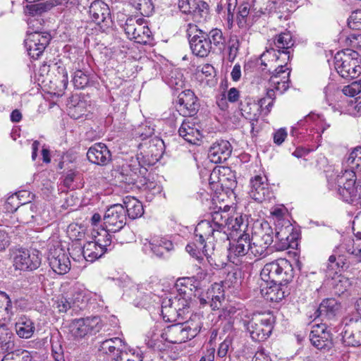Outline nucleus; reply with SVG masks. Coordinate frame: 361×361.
I'll use <instances>...</instances> for the list:
<instances>
[{"label":"nucleus","instance_id":"obj_38","mask_svg":"<svg viewBox=\"0 0 361 361\" xmlns=\"http://www.w3.org/2000/svg\"><path fill=\"white\" fill-rule=\"evenodd\" d=\"M123 207L128 217L131 219H135L142 216L144 213L142 203L135 197L126 196L123 200Z\"/></svg>","mask_w":361,"mask_h":361},{"label":"nucleus","instance_id":"obj_22","mask_svg":"<svg viewBox=\"0 0 361 361\" xmlns=\"http://www.w3.org/2000/svg\"><path fill=\"white\" fill-rule=\"evenodd\" d=\"M142 245L145 252H152L159 257L173 248V245L171 240L159 236L153 237L150 240L145 238L142 240Z\"/></svg>","mask_w":361,"mask_h":361},{"label":"nucleus","instance_id":"obj_14","mask_svg":"<svg viewBox=\"0 0 361 361\" xmlns=\"http://www.w3.org/2000/svg\"><path fill=\"white\" fill-rule=\"evenodd\" d=\"M41 264L39 252L36 250H18L13 257V266L16 269L32 271Z\"/></svg>","mask_w":361,"mask_h":361},{"label":"nucleus","instance_id":"obj_31","mask_svg":"<svg viewBox=\"0 0 361 361\" xmlns=\"http://www.w3.org/2000/svg\"><path fill=\"white\" fill-rule=\"evenodd\" d=\"M178 292L179 293L173 297L175 319L183 317L185 314L189 313L191 304L190 294L187 293V290L180 288Z\"/></svg>","mask_w":361,"mask_h":361},{"label":"nucleus","instance_id":"obj_42","mask_svg":"<svg viewBox=\"0 0 361 361\" xmlns=\"http://www.w3.org/2000/svg\"><path fill=\"white\" fill-rule=\"evenodd\" d=\"M206 35L208 42H210V44L213 47V52H214L216 49L221 51L224 48L226 39L221 30L214 28L208 33H206Z\"/></svg>","mask_w":361,"mask_h":361},{"label":"nucleus","instance_id":"obj_30","mask_svg":"<svg viewBox=\"0 0 361 361\" xmlns=\"http://www.w3.org/2000/svg\"><path fill=\"white\" fill-rule=\"evenodd\" d=\"M89 13L92 20L97 25L104 24L106 26L111 22L109 8L102 1H93L90 6Z\"/></svg>","mask_w":361,"mask_h":361},{"label":"nucleus","instance_id":"obj_54","mask_svg":"<svg viewBox=\"0 0 361 361\" xmlns=\"http://www.w3.org/2000/svg\"><path fill=\"white\" fill-rule=\"evenodd\" d=\"M240 42L236 36H232L228 43V60L233 62L238 54Z\"/></svg>","mask_w":361,"mask_h":361},{"label":"nucleus","instance_id":"obj_41","mask_svg":"<svg viewBox=\"0 0 361 361\" xmlns=\"http://www.w3.org/2000/svg\"><path fill=\"white\" fill-rule=\"evenodd\" d=\"M13 333L5 326H0V351H12L14 348Z\"/></svg>","mask_w":361,"mask_h":361},{"label":"nucleus","instance_id":"obj_56","mask_svg":"<svg viewBox=\"0 0 361 361\" xmlns=\"http://www.w3.org/2000/svg\"><path fill=\"white\" fill-rule=\"evenodd\" d=\"M72 81L75 87L82 89L88 84L89 78L83 71L78 70L74 73Z\"/></svg>","mask_w":361,"mask_h":361},{"label":"nucleus","instance_id":"obj_53","mask_svg":"<svg viewBox=\"0 0 361 361\" xmlns=\"http://www.w3.org/2000/svg\"><path fill=\"white\" fill-rule=\"evenodd\" d=\"M86 104L84 101H79L76 104L68 107V115L73 119H79L85 115Z\"/></svg>","mask_w":361,"mask_h":361},{"label":"nucleus","instance_id":"obj_21","mask_svg":"<svg viewBox=\"0 0 361 361\" xmlns=\"http://www.w3.org/2000/svg\"><path fill=\"white\" fill-rule=\"evenodd\" d=\"M307 126L310 132L315 130L317 133V137H321L322 133L326 130L329 125L326 124L323 117L319 114L311 113L306 116L303 119L299 121L297 125L292 128L291 133L295 135V131L300 127Z\"/></svg>","mask_w":361,"mask_h":361},{"label":"nucleus","instance_id":"obj_25","mask_svg":"<svg viewBox=\"0 0 361 361\" xmlns=\"http://www.w3.org/2000/svg\"><path fill=\"white\" fill-rule=\"evenodd\" d=\"M311 343L317 349L325 350L331 347V338L324 324L313 326L310 334Z\"/></svg>","mask_w":361,"mask_h":361},{"label":"nucleus","instance_id":"obj_50","mask_svg":"<svg viewBox=\"0 0 361 361\" xmlns=\"http://www.w3.org/2000/svg\"><path fill=\"white\" fill-rule=\"evenodd\" d=\"M173 307V297L165 298L162 300L161 314L165 320L169 322L175 320Z\"/></svg>","mask_w":361,"mask_h":361},{"label":"nucleus","instance_id":"obj_44","mask_svg":"<svg viewBox=\"0 0 361 361\" xmlns=\"http://www.w3.org/2000/svg\"><path fill=\"white\" fill-rule=\"evenodd\" d=\"M35 198V195L32 194L29 190H23L16 192L14 195H12L7 199V204H13L16 202L17 207H14L15 210H17L18 207L20 205H24L27 203H30Z\"/></svg>","mask_w":361,"mask_h":361},{"label":"nucleus","instance_id":"obj_32","mask_svg":"<svg viewBox=\"0 0 361 361\" xmlns=\"http://www.w3.org/2000/svg\"><path fill=\"white\" fill-rule=\"evenodd\" d=\"M226 231L227 232L230 231L228 240L230 238H235L240 234L249 233L247 221L240 215L229 217Z\"/></svg>","mask_w":361,"mask_h":361},{"label":"nucleus","instance_id":"obj_4","mask_svg":"<svg viewBox=\"0 0 361 361\" xmlns=\"http://www.w3.org/2000/svg\"><path fill=\"white\" fill-rule=\"evenodd\" d=\"M274 242V231L270 224L263 221L257 222L250 236V255L264 257L267 255L269 247Z\"/></svg>","mask_w":361,"mask_h":361},{"label":"nucleus","instance_id":"obj_16","mask_svg":"<svg viewBox=\"0 0 361 361\" xmlns=\"http://www.w3.org/2000/svg\"><path fill=\"white\" fill-rule=\"evenodd\" d=\"M126 224V210L123 204H115L106 209L104 216V224L109 231H119Z\"/></svg>","mask_w":361,"mask_h":361},{"label":"nucleus","instance_id":"obj_55","mask_svg":"<svg viewBox=\"0 0 361 361\" xmlns=\"http://www.w3.org/2000/svg\"><path fill=\"white\" fill-rule=\"evenodd\" d=\"M195 283V279L194 278L187 277L178 279L176 286L178 287V290L180 288L187 290V293H189L191 295L192 292L197 288V285Z\"/></svg>","mask_w":361,"mask_h":361},{"label":"nucleus","instance_id":"obj_35","mask_svg":"<svg viewBox=\"0 0 361 361\" xmlns=\"http://www.w3.org/2000/svg\"><path fill=\"white\" fill-rule=\"evenodd\" d=\"M238 109L242 116L250 121H257L260 114L259 103L257 104L250 97H245L241 100Z\"/></svg>","mask_w":361,"mask_h":361},{"label":"nucleus","instance_id":"obj_5","mask_svg":"<svg viewBox=\"0 0 361 361\" xmlns=\"http://www.w3.org/2000/svg\"><path fill=\"white\" fill-rule=\"evenodd\" d=\"M334 66L343 78H354L361 73V58L352 49L338 51L334 56Z\"/></svg>","mask_w":361,"mask_h":361},{"label":"nucleus","instance_id":"obj_7","mask_svg":"<svg viewBox=\"0 0 361 361\" xmlns=\"http://www.w3.org/2000/svg\"><path fill=\"white\" fill-rule=\"evenodd\" d=\"M201 329L200 322L193 320L167 326L161 337L171 343H182L195 337Z\"/></svg>","mask_w":361,"mask_h":361},{"label":"nucleus","instance_id":"obj_62","mask_svg":"<svg viewBox=\"0 0 361 361\" xmlns=\"http://www.w3.org/2000/svg\"><path fill=\"white\" fill-rule=\"evenodd\" d=\"M353 231L354 235L361 240V211L357 214L353 221Z\"/></svg>","mask_w":361,"mask_h":361},{"label":"nucleus","instance_id":"obj_43","mask_svg":"<svg viewBox=\"0 0 361 361\" xmlns=\"http://www.w3.org/2000/svg\"><path fill=\"white\" fill-rule=\"evenodd\" d=\"M166 83L175 90H180L184 85L183 75L178 68L172 69L169 73L165 76Z\"/></svg>","mask_w":361,"mask_h":361},{"label":"nucleus","instance_id":"obj_1","mask_svg":"<svg viewBox=\"0 0 361 361\" xmlns=\"http://www.w3.org/2000/svg\"><path fill=\"white\" fill-rule=\"evenodd\" d=\"M228 219V212L220 209L213 212L209 219L200 221L195 229V241L187 245L186 251L200 262L203 260V255L210 262V254L216 245L228 240L226 231Z\"/></svg>","mask_w":361,"mask_h":361},{"label":"nucleus","instance_id":"obj_13","mask_svg":"<svg viewBox=\"0 0 361 361\" xmlns=\"http://www.w3.org/2000/svg\"><path fill=\"white\" fill-rule=\"evenodd\" d=\"M124 30L127 37L137 43L147 44L152 39V32L143 18H128Z\"/></svg>","mask_w":361,"mask_h":361},{"label":"nucleus","instance_id":"obj_11","mask_svg":"<svg viewBox=\"0 0 361 361\" xmlns=\"http://www.w3.org/2000/svg\"><path fill=\"white\" fill-rule=\"evenodd\" d=\"M187 36L190 49L193 54L199 57H206L213 50V47L208 42L206 33L199 29L197 25L190 23L188 25Z\"/></svg>","mask_w":361,"mask_h":361},{"label":"nucleus","instance_id":"obj_17","mask_svg":"<svg viewBox=\"0 0 361 361\" xmlns=\"http://www.w3.org/2000/svg\"><path fill=\"white\" fill-rule=\"evenodd\" d=\"M50 39V35L46 32L27 33L25 39V47L29 56L33 59H37L49 44Z\"/></svg>","mask_w":361,"mask_h":361},{"label":"nucleus","instance_id":"obj_20","mask_svg":"<svg viewBox=\"0 0 361 361\" xmlns=\"http://www.w3.org/2000/svg\"><path fill=\"white\" fill-rule=\"evenodd\" d=\"M202 305L209 304L213 310H218L224 300V291L221 284L214 283L206 293H202L198 297Z\"/></svg>","mask_w":361,"mask_h":361},{"label":"nucleus","instance_id":"obj_23","mask_svg":"<svg viewBox=\"0 0 361 361\" xmlns=\"http://www.w3.org/2000/svg\"><path fill=\"white\" fill-rule=\"evenodd\" d=\"M198 108L197 97L190 90L182 92L178 97L177 109L183 116H192Z\"/></svg>","mask_w":361,"mask_h":361},{"label":"nucleus","instance_id":"obj_51","mask_svg":"<svg viewBox=\"0 0 361 361\" xmlns=\"http://www.w3.org/2000/svg\"><path fill=\"white\" fill-rule=\"evenodd\" d=\"M340 248L345 250L347 253L361 262V244L355 245L353 240L348 239L340 246Z\"/></svg>","mask_w":361,"mask_h":361},{"label":"nucleus","instance_id":"obj_27","mask_svg":"<svg viewBox=\"0 0 361 361\" xmlns=\"http://www.w3.org/2000/svg\"><path fill=\"white\" fill-rule=\"evenodd\" d=\"M250 234H240L235 238L233 242L230 243L228 257L234 259L236 257L250 256Z\"/></svg>","mask_w":361,"mask_h":361},{"label":"nucleus","instance_id":"obj_29","mask_svg":"<svg viewBox=\"0 0 361 361\" xmlns=\"http://www.w3.org/2000/svg\"><path fill=\"white\" fill-rule=\"evenodd\" d=\"M87 157L93 164L105 166L111 161V154L106 145L97 142L89 148Z\"/></svg>","mask_w":361,"mask_h":361},{"label":"nucleus","instance_id":"obj_10","mask_svg":"<svg viewBox=\"0 0 361 361\" xmlns=\"http://www.w3.org/2000/svg\"><path fill=\"white\" fill-rule=\"evenodd\" d=\"M164 147V142L157 137L145 140L139 145L140 152L137 154V160L139 164H142L143 171H147L145 166H152L160 159Z\"/></svg>","mask_w":361,"mask_h":361},{"label":"nucleus","instance_id":"obj_36","mask_svg":"<svg viewBox=\"0 0 361 361\" xmlns=\"http://www.w3.org/2000/svg\"><path fill=\"white\" fill-rule=\"evenodd\" d=\"M341 310V302L335 298H326L320 303L317 312V317L331 319L336 316Z\"/></svg>","mask_w":361,"mask_h":361},{"label":"nucleus","instance_id":"obj_3","mask_svg":"<svg viewBox=\"0 0 361 361\" xmlns=\"http://www.w3.org/2000/svg\"><path fill=\"white\" fill-rule=\"evenodd\" d=\"M274 47L266 50L260 57L261 64L267 66L270 62H282L287 65L291 59L290 50L294 40L290 32H284L276 35L274 39Z\"/></svg>","mask_w":361,"mask_h":361},{"label":"nucleus","instance_id":"obj_2","mask_svg":"<svg viewBox=\"0 0 361 361\" xmlns=\"http://www.w3.org/2000/svg\"><path fill=\"white\" fill-rule=\"evenodd\" d=\"M339 195L343 201L361 204V178L357 180L355 171L341 170L336 178Z\"/></svg>","mask_w":361,"mask_h":361},{"label":"nucleus","instance_id":"obj_40","mask_svg":"<svg viewBox=\"0 0 361 361\" xmlns=\"http://www.w3.org/2000/svg\"><path fill=\"white\" fill-rule=\"evenodd\" d=\"M13 314V307L9 296L0 291V321L8 322Z\"/></svg>","mask_w":361,"mask_h":361},{"label":"nucleus","instance_id":"obj_39","mask_svg":"<svg viewBox=\"0 0 361 361\" xmlns=\"http://www.w3.org/2000/svg\"><path fill=\"white\" fill-rule=\"evenodd\" d=\"M15 329L17 335L22 338H31L35 329L33 322L26 317L18 319L16 322Z\"/></svg>","mask_w":361,"mask_h":361},{"label":"nucleus","instance_id":"obj_64","mask_svg":"<svg viewBox=\"0 0 361 361\" xmlns=\"http://www.w3.org/2000/svg\"><path fill=\"white\" fill-rule=\"evenodd\" d=\"M226 93V98L231 103L237 102L240 97V91L235 87L230 88Z\"/></svg>","mask_w":361,"mask_h":361},{"label":"nucleus","instance_id":"obj_18","mask_svg":"<svg viewBox=\"0 0 361 361\" xmlns=\"http://www.w3.org/2000/svg\"><path fill=\"white\" fill-rule=\"evenodd\" d=\"M248 193L252 199L258 202L269 201L274 196L267 183V178L260 175L250 179Z\"/></svg>","mask_w":361,"mask_h":361},{"label":"nucleus","instance_id":"obj_9","mask_svg":"<svg viewBox=\"0 0 361 361\" xmlns=\"http://www.w3.org/2000/svg\"><path fill=\"white\" fill-rule=\"evenodd\" d=\"M99 317H90L74 319L68 326V338L75 341L99 332L102 328Z\"/></svg>","mask_w":361,"mask_h":361},{"label":"nucleus","instance_id":"obj_60","mask_svg":"<svg viewBox=\"0 0 361 361\" xmlns=\"http://www.w3.org/2000/svg\"><path fill=\"white\" fill-rule=\"evenodd\" d=\"M281 230L280 231H276L275 233V237L276 240H279L281 243V245H280L279 248L284 250L287 249L290 247V240L289 237L287 235V233H289V231Z\"/></svg>","mask_w":361,"mask_h":361},{"label":"nucleus","instance_id":"obj_52","mask_svg":"<svg viewBox=\"0 0 361 361\" xmlns=\"http://www.w3.org/2000/svg\"><path fill=\"white\" fill-rule=\"evenodd\" d=\"M227 170L228 169L224 167L214 168L210 174V183H217L223 187L226 180L225 175Z\"/></svg>","mask_w":361,"mask_h":361},{"label":"nucleus","instance_id":"obj_59","mask_svg":"<svg viewBox=\"0 0 361 361\" xmlns=\"http://www.w3.org/2000/svg\"><path fill=\"white\" fill-rule=\"evenodd\" d=\"M348 25L353 29L361 30V10L352 13L348 19Z\"/></svg>","mask_w":361,"mask_h":361},{"label":"nucleus","instance_id":"obj_63","mask_svg":"<svg viewBox=\"0 0 361 361\" xmlns=\"http://www.w3.org/2000/svg\"><path fill=\"white\" fill-rule=\"evenodd\" d=\"M287 135L288 133L286 128L279 129L274 133V142L277 145H281L287 137Z\"/></svg>","mask_w":361,"mask_h":361},{"label":"nucleus","instance_id":"obj_49","mask_svg":"<svg viewBox=\"0 0 361 361\" xmlns=\"http://www.w3.org/2000/svg\"><path fill=\"white\" fill-rule=\"evenodd\" d=\"M130 4L143 16H149L154 11L152 0H130Z\"/></svg>","mask_w":361,"mask_h":361},{"label":"nucleus","instance_id":"obj_33","mask_svg":"<svg viewBox=\"0 0 361 361\" xmlns=\"http://www.w3.org/2000/svg\"><path fill=\"white\" fill-rule=\"evenodd\" d=\"M102 240L90 241L86 243L82 249L83 259L90 262H93L100 258L106 252V250L102 246Z\"/></svg>","mask_w":361,"mask_h":361},{"label":"nucleus","instance_id":"obj_61","mask_svg":"<svg viewBox=\"0 0 361 361\" xmlns=\"http://www.w3.org/2000/svg\"><path fill=\"white\" fill-rule=\"evenodd\" d=\"M240 273L237 271H230L227 274L224 283L228 287L234 286L240 283Z\"/></svg>","mask_w":361,"mask_h":361},{"label":"nucleus","instance_id":"obj_26","mask_svg":"<svg viewBox=\"0 0 361 361\" xmlns=\"http://www.w3.org/2000/svg\"><path fill=\"white\" fill-rule=\"evenodd\" d=\"M232 147L227 140H219L214 142L209 148L208 157L213 163L226 161L231 156Z\"/></svg>","mask_w":361,"mask_h":361},{"label":"nucleus","instance_id":"obj_12","mask_svg":"<svg viewBox=\"0 0 361 361\" xmlns=\"http://www.w3.org/2000/svg\"><path fill=\"white\" fill-rule=\"evenodd\" d=\"M276 63L277 67L269 78L267 88V97L270 98L276 97V92L282 94L289 88L290 85V69L286 67L287 65L284 63Z\"/></svg>","mask_w":361,"mask_h":361},{"label":"nucleus","instance_id":"obj_58","mask_svg":"<svg viewBox=\"0 0 361 361\" xmlns=\"http://www.w3.org/2000/svg\"><path fill=\"white\" fill-rule=\"evenodd\" d=\"M45 11L44 3L27 4L25 8V13L31 16L41 14Z\"/></svg>","mask_w":361,"mask_h":361},{"label":"nucleus","instance_id":"obj_46","mask_svg":"<svg viewBox=\"0 0 361 361\" xmlns=\"http://www.w3.org/2000/svg\"><path fill=\"white\" fill-rule=\"evenodd\" d=\"M351 281L350 279L343 276L338 275L331 280V286L335 294L341 295L347 291L351 286Z\"/></svg>","mask_w":361,"mask_h":361},{"label":"nucleus","instance_id":"obj_6","mask_svg":"<svg viewBox=\"0 0 361 361\" xmlns=\"http://www.w3.org/2000/svg\"><path fill=\"white\" fill-rule=\"evenodd\" d=\"M260 276L264 283H287L293 278V268L287 259L280 258L266 264Z\"/></svg>","mask_w":361,"mask_h":361},{"label":"nucleus","instance_id":"obj_37","mask_svg":"<svg viewBox=\"0 0 361 361\" xmlns=\"http://www.w3.org/2000/svg\"><path fill=\"white\" fill-rule=\"evenodd\" d=\"M178 8L184 13H208L209 5L200 0H178Z\"/></svg>","mask_w":361,"mask_h":361},{"label":"nucleus","instance_id":"obj_57","mask_svg":"<svg viewBox=\"0 0 361 361\" xmlns=\"http://www.w3.org/2000/svg\"><path fill=\"white\" fill-rule=\"evenodd\" d=\"M343 93L350 97H353L361 92V80L353 82L348 85L343 87Z\"/></svg>","mask_w":361,"mask_h":361},{"label":"nucleus","instance_id":"obj_19","mask_svg":"<svg viewBox=\"0 0 361 361\" xmlns=\"http://www.w3.org/2000/svg\"><path fill=\"white\" fill-rule=\"evenodd\" d=\"M48 260L52 270L58 274H65L71 269L68 255L60 245L49 249Z\"/></svg>","mask_w":361,"mask_h":361},{"label":"nucleus","instance_id":"obj_24","mask_svg":"<svg viewBox=\"0 0 361 361\" xmlns=\"http://www.w3.org/2000/svg\"><path fill=\"white\" fill-rule=\"evenodd\" d=\"M195 118L189 117L184 119L178 129V133L185 141L191 144H197L202 137L200 126Z\"/></svg>","mask_w":361,"mask_h":361},{"label":"nucleus","instance_id":"obj_47","mask_svg":"<svg viewBox=\"0 0 361 361\" xmlns=\"http://www.w3.org/2000/svg\"><path fill=\"white\" fill-rule=\"evenodd\" d=\"M345 164L348 169L344 170H355L361 171V147L355 148L349 154Z\"/></svg>","mask_w":361,"mask_h":361},{"label":"nucleus","instance_id":"obj_34","mask_svg":"<svg viewBox=\"0 0 361 361\" xmlns=\"http://www.w3.org/2000/svg\"><path fill=\"white\" fill-rule=\"evenodd\" d=\"M279 283H264L261 285L260 292L265 300L278 302L285 297V292L282 290Z\"/></svg>","mask_w":361,"mask_h":361},{"label":"nucleus","instance_id":"obj_15","mask_svg":"<svg viewBox=\"0 0 361 361\" xmlns=\"http://www.w3.org/2000/svg\"><path fill=\"white\" fill-rule=\"evenodd\" d=\"M341 342L345 346L361 345V319L351 318L342 325Z\"/></svg>","mask_w":361,"mask_h":361},{"label":"nucleus","instance_id":"obj_28","mask_svg":"<svg viewBox=\"0 0 361 361\" xmlns=\"http://www.w3.org/2000/svg\"><path fill=\"white\" fill-rule=\"evenodd\" d=\"M140 166H142V164H123L121 169L117 172L115 177L120 183H124L128 185H134L137 183L139 181L141 182V180H140L141 179L140 173H142V171L139 167Z\"/></svg>","mask_w":361,"mask_h":361},{"label":"nucleus","instance_id":"obj_8","mask_svg":"<svg viewBox=\"0 0 361 361\" xmlns=\"http://www.w3.org/2000/svg\"><path fill=\"white\" fill-rule=\"evenodd\" d=\"M274 317L270 314H255L248 319H243V326L255 341L267 339L273 329Z\"/></svg>","mask_w":361,"mask_h":361},{"label":"nucleus","instance_id":"obj_48","mask_svg":"<svg viewBox=\"0 0 361 361\" xmlns=\"http://www.w3.org/2000/svg\"><path fill=\"white\" fill-rule=\"evenodd\" d=\"M91 293L85 289H78L74 292L71 298L73 305L82 309L89 300Z\"/></svg>","mask_w":361,"mask_h":361},{"label":"nucleus","instance_id":"obj_45","mask_svg":"<svg viewBox=\"0 0 361 361\" xmlns=\"http://www.w3.org/2000/svg\"><path fill=\"white\" fill-rule=\"evenodd\" d=\"M123 341L118 337L109 338L104 341L100 345V351L104 353H114L117 354L121 351V348L123 346Z\"/></svg>","mask_w":361,"mask_h":361}]
</instances>
